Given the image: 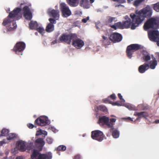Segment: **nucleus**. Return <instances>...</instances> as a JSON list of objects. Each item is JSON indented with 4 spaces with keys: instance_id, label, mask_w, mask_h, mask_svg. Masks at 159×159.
Instances as JSON below:
<instances>
[{
    "instance_id": "20e7f679",
    "label": "nucleus",
    "mask_w": 159,
    "mask_h": 159,
    "mask_svg": "<svg viewBox=\"0 0 159 159\" xmlns=\"http://www.w3.org/2000/svg\"><path fill=\"white\" fill-rule=\"evenodd\" d=\"M135 13L136 15L138 16L142 21L144 20L145 17H150L152 13V9L149 5H147L139 11H136Z\"/></svg>"
},
{
    "instance_id": "13d9d810",
    "label": "nucleus",
    "mask_w": 159,
    "mask_h": 159,
    "mask_svg": "<svg viewBox=\"0 0 159 159\" xmlns=\"http://www.w3.org/2000/svg\"><path fill=\"white\" fill-rule=\"evenodd\" d=\"M154 123H155V124H158V123H159V120H155L154 121Z\"/></svg>"
},
{
    "instance_id": "37998d69",
    "label": "nucleus",
    "mask_w": 159,
    "mask_h": 159,
    "mask_svg": "<svg viewBox=\"0 0 159 159\" xmlns=\"http://www.w3.org/2000/svg\"><path fill=\"white\" fill-rule=\"evenodd\" d=\"M7 139H4L2 141H0V145L2 146L3 145V144L6 143H7Z\"/></svg>"
},
{
    "instance_id": "b1692460",
    "label": "nucleus",
    "mask_w": 159,
    "mask_h": 159,
    "mask_svg": "<svg viewBox=\"0 0 159 159\" xmlns=\"http://www.w3.org/2000/svg\"><path fill=\"white\" fill-rule=\"evenodd\" d=\"M79 0H66L68 4L70 6L75 7L78 5V2Z\"/></svg>"
},
{
    "instance_id": "9b49d317",
    "label": "nucleus",
    "mask_w": 159,
    "mask_h": 159,
    "mask_svg": "<svg viewBox=\"0 0 159 159\" xmlns=\"http://www.w3.org/2000/svg\"><path fill=\"white\" fill-rule=\"evenodd\" d=\"M148 35L151 41L156 42L159 40V32L158 30H150L148 32Z\"/></svg>"
},
{
    "instance_id": "2eb2a0df",
    "label": "nucleus",
    "mask_w": 159,
    "mask_h": 159,
    "mask_svg": "<svg viewBox=\"0 0 159 159\" xmlns=\"http://www.w3.org/2000/svg\"><path fill=\"white\" fill-rule=\"evenodd\" d=\"M52 158V153L49 152L46 153L40 154L37 159H51Z\"/></svg>"
},
{
    "instance_id": "a878e982",
    "label": "nucleus",
    "mask_w": 159,
    "mask_h": 159,
    "mask_svg": "<svg viewBox=\"0 0 159 159\" xmlns=\"http://www.w3.org/2000/svg\"><path fill=\"white\" fill-rule=\"evenodd\" d=\"M149 68L152 69H154L157 64V61L156 59L153 61H151L149 63Z\"/></svg>"
},
{
    "instance_id": "423d86ee",
    "label": "nucleus",
    "mask_w": 159,
    "mask_h": 159,
    "mask_svg": "<svg viewBox=\"0 0 159 159\" xmlns=\"http://www.w3.org/2000/svg\"><path fill=\"white\" fill-rule=\"evenodd\" d=\"M143 48V46L141 45L137 44H131L127 47L126 51L127 56L129 58H131L134 52Z\"/></svg>"
},
{
    "instance_id": "cd10ccee",
    "label": "nucleus",
    "mask_w": 159,
    "mask_h": 159,
    "mask_svg": "<svg viewBox=\"0 0 159 159\" xmlns=\"http://www.w3.org/2000/svg\"><path fill=\"white\" fill-rule=\"evenodd\" d=\"M102 38L103 40H102V41L103 44L104 45L107 46L110 44L111 42L107 37L104 36H102Z\"/></svg>"
},
{
    "instance_id": "f8f14e48",
    "label": "nucleus",
    "mask_w": 159,
    "mask_h": 159,
    "mask_svg": "<svg viewBox=\"0 0 159 159\" xmlns=\"http://www.w3.org/2000/svg\"><path fill=\"white\" fill-rule=\"evenodd\" d=\"M24 16L27 20H30L32 17V15L29 7L25 6L22 9Z\"/></svg>"
},
{
    "instance_id": "0eeeda50",
    "label": "nucleus",
    "mask_w": 159,
    "mask_h": 159,
    "mask_svg": "<svg viewBox=\"0 0 159 159\" xmlns=\"http://www.w3.org/2000/svg\"><path fill=\"white\" fill-rule=\"evenodd\" d=\"M25 48V44L23 42H17L14 46L13 50L16 54L22 55V52Z\"/></svg>"
},
{
    "instance_id": "864d4df0",
    "label": "nucleus",
    "mask_w": 159,
    "mask_h": 159,
    "mask_svg": "<svg viewBox=\"0 0 159 159\" xmlns=\"http://www.w3.org/2000/svg\"><path fill=\"white\" fill-rule=\"evenodd\" d=\"M118 96L120 100H124L122 98V96L121 95L120 93H119L118 94Z\"/></svg>"
},
{
    "instance_id": "f704fd0d",
    "label": "nucleus",
    "mask_w": 159,
    "mask_h": 159,
    "mask_svg": "<svg viewBox=\"0 0 159 159\" xmlns=\"http://www.w3.org/2000/svg\"><path fill=\"white\" fill-rule=\"evenodd\" d=\"M16 137V135L14 133H10L8 134V137L7 138V140H10L13 139Z\"/></svg>"
},
{
    "instance_id": "3c124183",
    "label": "nucleus",
    "mask_w": 159,
    "mask_h": 159,
    "mask_svg": "<svg viewBox=\"0 0 159 159\" xmlns=\"http://www.w3.org/2000/svg\"><path fill=\"white\" fill-rule=\"evenodd\" d=\"M112 1L115 2H119L120 3H123L125 2V0H112Z\"/></svg>"
},
{
    "instance_id": "4468645a",
    "label": "nucleus",
    "mask_w": 159,
    "mask_h": 159,
    "mask_svg": "<svg viewBox=\"0 0 159 159\" xmlns=\"http://www.w3.org/2000/svg\"><path fill=\"white\" fill-rule=\"evenodd\" d=\"M109 38L113 42L116 43L120 41L122 39V37L121 34L115 33L111 34Z\"/></svg>"
},
{
    "instance_id": "ddd939ff",
    "label": "nucleus",
    "mask_w": 159,
    "mask_h": 159,
    "mask_svg": "<svg viewBox=\"0 0 159 159\" xmlns=\"http://www.w3.org/2000/svg\"><path fill=\"white\" fill-rule=\"evenodd\" d=\"M60 8L64 16L67 17L71 14V12L69 7L64 3H62L60 4Z\"/></svg>"
},
{
    "instance_id": "7c9ffc66",
    "label": "nucleus",
    "mask_w": 159,
    "mask_h": 159,
    "mask_svg": "<svg viewBox=\"0 0 159 159\" xmlns=\"http://www.w3.org/2000/svg\"><path fill=\"white\" fill-rule=\"evenodd\" d=\"M112 131V135L113 137L115 138H118L119 136V132L116 129H112L111 132Z\"/></svg>"
},
{
    "instance_id": "e433bc0d",
    "label": "nucleus",
    "mask_w": 159,
    "mask_h": 159,
    "mask_svg": "<svg viewBox=\"0 0 159 159\" xmlns=\"http://www.w3.org/2000/svg\"><path fill=\"white\" fill-rule=\"evenodd\" d=\"M66 147L63 145H60L57 148V150L58 151H63L66 150Z\"/></svg>"
},
{
    "instance_id": "e2e57ef3",
    "label": "nucleus",
    "mask_w": 159,
    "mask_h": 159,
    "mask_svg": "<svg viewBox=\"0 0 159 159\" xmlns=\"http://www.w3.org/2000/svg\"><path fill=\"white\" fill-rule=\"evenodd\" d=\"M152 61H153L154 59H156V58L153 56L152 57Z\"/></svg>"
},
{
    "instance_id": "bf43d9fd",
    "label": "nucleus",
    "mask_w": 159,
    "mask_h": 159,
    "mask_svg": "<svg viewBox=\"0 0 159 159\" xmlns=\"http://www.w3.org/2000/svg\"><path fill=\"white\" fill-rule=\"evenodd\" d=\"M122 6V5H121V4H119V5H117V4H116L115 5V7H119L120 6Z\"/></svg>"
},
{
    "instance_id": "bb28decb",
    "label": "nucleus",
    "mask_w": 159,
    "mask_h": 159,
    "mask_svg": "<svg viewBox=\"0 0 159 159\" xmlns=\"http://www.w3.org/2000/svg\"><path fill=\"white\" fill-rule=\"evenodd\" d=\"M46 31L48 33L51 32L54 30V25L52 24H48L46 28Z\"/></svg>"
},
{
    "instance_id": "49530a36",
    "label": "nucleus",
    "mask_w": 159,
    "mask_h": 159,
    "mask_svg": "<svg viewBox=\"0 0 159 159\" xmlns=\"http://www.w3.org/2000/svg\"><path fill=\"white\" fill-rule=\"evenodd\" d=\"M73 159H81V157L79 155H76L74 156Z\"/></svg>"
},
{
    "instance_id": "393cba45",
    "label": "nucleus",
    "mask_w": 159,
    "mask_h": 159,
    "mask_svg": "<svg viewBox=\"0 0 159 159\" xmlns=\"http://www.w3.org/2000/svg\"><path fill=\"white\" fill-rule=\"evenodd\" d=\"M29 27L30 29H36L38 27V24L37 22L31 20L29 24Z\"/></svg>"
},
{
    "instance_id": "de8ad7c7",
    "label": "nucleus",
    "mask_w": 159,
    "mask_h": 159,
    "mask_svg": "<svg viewBox=\"0 0 159 159\" xmlns=\"http://www.w3.org/2000/svg\"><path fill=\"white\" fill-rule=\"evenodd\" d=\"M110 98L112 99H115L116 98V97L115 94H112L110 96Z\"/></svg>"
},
{
    "instance_id": "aec40b11",
    "label": "nucleus",
    "mask_w": 159,
    "mask_h": 159,
    "mask_svg": "<svg viewBox=\"0 0 159 159\" xmlns=\"http://www.w3.org/2000/svg\"><path fill=\"white\" fill-rule=\"evenodd\" d=\"M134 115L139 117L141 118L143 117L146 119H147V117L149 116L148 114L146 111H142L139 112H134Z\"/></svg>"
},
{
    "instance_id": "6e6d98bb",
    "label": "nucleus",
    "mask_w": 159,
    "mask_h": 159,
    "mask_svg": "<svg viewBox=\"0 0 159 159\" xmlns=\"http://www.w3.org/2000/svg\"><path fill=\"white\" fill-rule=\"evenodd\" d=\"M126 120L128 121H133V119L130 117H128L126 118Z\"/></svg>"
},
{
    "instance_id": "338daca9",
    "label": "nucleus",
    "mask_w": 159,
    "mask_h": 159,
    "mask_svg": "<svg viewBox=\"0 0 159 159\" xmlns=\"http://www.w3.org/2000/svg\"><path fill=\"white\" fill-rule=\"evenodd\" d=\"M133 1V0H127V2H130Z\"/></svg>"
},
{
    "instance_id": "680f3d73",
    "label": "nucleus",
    "mask_w": 159,
    "mask_h": 159,
    "mask_svg": "<svg viewBox=\"0 0 159 159\" xmlns=\"http://www.w3.org/2000/svg\"><path fill=\"white\" fill-rule=\"evenodd\" d=\"M152 61H153L154 59H156V58L153 56L152 57Z\"/></svg>"
},
{
    "instance_id": "8fccbe9b",
    "label": "nucleus",
    "mask_w": 159,
    "mask_h": 159,
    "mask_svg": "<svg viewBox=\"0 0 159 159\" xmlns=\"http://www.w3.org/2000/svg\"><path fill=\"white\" fill-rule=\"evenodd\" d=\"M27 126L30 129H32L34 127L33 125L30 123L28 124Z\"/></svg>"
},
{
    "instance_id": "f257e3e1",
    "label": "nucleus",
    "mask_w": 159,
    "mask_h": 159,
    "mask_svg": "<svg viewBox=\"0 0 159 159\" xmlns=\"http://www.w3.org/2000/svg\"><path fill=\"white\" fill-rule=\"evenodd\" d=\"M61 42H65L70 44L71 42L72 45L77 49H80L84 45V41L78 38V35L75 33H70L68 34H62L59 38Z\"/></svg>"
},
{
    "instance_id": "c756f323",
    "label": "nucleus",
    "mask_w": 159,
    "mask_h": 159,
    "mask_svg": "<svg viewBox=\"0 0 159 159\" xmlns=\"http://www.w3.org/2000/svg\"><path fill=\"white\" fill-rule=\"evenodd\" d=\"M35 143L36 144L38 143L40 144L42 148L45 144L43 139L42 138H39L36 139L35 141Z\"/></svg>"
},
{
    "instance_id": "09e8293b",
    "label": "nucleus",
    "mask_w": 159,
    "mask_h": 159,
    "mask_svg": "<svg viewBox=\"0 0 159 159\" xmlns=\"http://www.w3.org/2000/svg\"><path fill=\"white\" fill-rule=\"evenodd\" d=\"M112 105H116L118 106H120L121 105L118 102H116L112 103Z\"/></svg>"
},
{
    "instance_id": "5701e85b",
    "label": "nucleus",
    "mask_w": 159,
    "mask_h": 159,
    "mask_svg": "<svg viewBox=\"0 0 159 159\" xmlns=\"http://www.w3.org/2000/svg\"><path fill=\"white\" fill-rule=\"evenodd\" d=\"M80 4L81 6H83L86 8H89L90 7V5L88 0H81Z\"/></svg>"
},
{
    "instance_id": "69168bd1",
    "label": "nucleus",
    "mask_w": 159,
    "mask_h": 159,
    "mask_svg": "<svg viewBox=\"0 0 159 159\" xmlns=\"http://www.w3.org/2000/svg\"><path fill=\"white\" fill-rule=\"evenodd\" d=\"M140 118H141L140 117H138V118H136V120H138L140 119Z\"/></svg>"
},
{
    "instance_id": "39448f33",
    "label": "nucleus",
    "mask_w": 159,
    "mask_h": 159,
    "mask_svg": "<svg viewBox=\"0 0 159 159\" xmlns=\"http://www.w3.org/2000/svg\"><path fill=\"white\" fill-rule=\"evenodd\" d=\"M116 120V119L112 118L109 119L108 117L103 116L99 117L98 122L100 125H106L108 128H110L111 131L112 129H114L113 126Z\"/></svg>"
},
{
    "instance_id": "6ab92c4d",
    "label": "nucleus",
    "mask_w": 159,
    "mask_h": 159,
    "mask_svg": "<svg viewBox=\"0 0 159 159\" xmlns=\"http://www.w3.org/2000/svg\"><path fill=\"white\" fill-rule=\"evenodd\" d=\"M125 19L126 20L123 22L124 28H129L132 23L131 19L127 15L125 16Z\"/></svg>"
},
{
    "instance_id": "4d7b16f0",
    "label": "nucleus",
    "mask_w": 159,
    "mask_h": 159,
    "mask_svg": "<svg viewBox=\"0 0 159 159\" xmlns=\"http://www.w3.org/2000/svg\"><path fill=\"white\" fill-rule=\"evenodd\" d=\"M16 159H23V157L22 156H18L16 157Z\"/></svg>"
},
{
    "instance_id": "72a5a7b5",
    "label": "nucleus",
    "mask_w": 159,
    "mask_h": 159,
    "mask_svg": "<svg viewBox=\"0 0 159 159\" xmlns=\"http://www.w3.org/2000/svg\"><path fill=\"white\" fill-rule=\"evenodd\" d=\"M98 109L99 110V111H102L104 112H106L107 111V110L106 107L103 105H101L98 106Z\"/></svg>"
},
{
    "instance_id": "1a4fd4ad",
    "label": "nucleus",
    "mask_w": 159,
    "mask_h": 159,
    "mask_svg": "<svg viewBox=\"0 0 159 159\" xmlns=\"http://www.w3.org/2000/svg\"><path fill=\"white\" fill-rule=\"evenodd\" d=\"M130 16L133 21L131 23V28L132 30H134L138 26L139 24L142 22V21L134 13H131Z\"/></svg>"
},
{
    "instance_id": "c9c22d12",
    "label": "nucleus",
    "mask_w": 159,
    "mask_h": 159,
    "mask_svg": "<svg viewBox=\"0 0 159 159\" xmlns=\"http://www.w3.org/2000/svg\"><path fill=\"white\" fill-rule=\"evenodd\" d=\"M34 147L33 145V143H30L28 144L27 146H26V149L28 150H31L34 149Z\"/></svg>"
},
{
    "instance_id": "9d476101",
    "label": "nucleus",
    "mask_w": 159,
    "mask_h": 159,
    "mask_svg": "<svg viewBox=\"0 0 159 159\" xmlns=\"http://www.w3.org/2000/svg\"><path fill=\"white\" fill-rule=\"evenodd\" d=\"M34 123L39 126H44L50 123L48 118L45 116H40L35 121Z\"/></svg>"
},
{
    "instance_id": "6e6552de",
    "label": "nucleus",
    "mask_w": 159,
    "mask_h": 159,
    "mask_svg": "<svg viewBox=\"0 0 159 159\" xmlns=\"http://www.w3.org/2000/svg\"><path fill=\"white\" fill-rule=\"evenodd\" d=\"M91 134L92 139L99 142H101L105 138L102 132L98 130L92 131Z\"/></svg>"
},
{
    "instance_id": "0e129e2a",
    "label": "nucleus",
    "mask_w": 159,
    "mask_h": 159,
    "mask_svg": "<svg viewBox=\"0 0 159 159\" xmlns=\"http://www.w3.org/2000/svg\"><path fill=\"white\" fill-rule=\"evenodd\" d=\"M156 42H157V45L158 46H159V41H157Z\"/></svg>"
},
{
    "instance_id": "2f4dec72",
    "label": "nucleus",
    "mask_w": 159,
    "mask_h": 159,
    "mask_svg": "<svg viewBox=\"0 0 159 159\" xmlns=\"http://www.w3.org/2000/svg\"><path fill=\"white\" fill-rule=\"evenodd\" d=\"M152 7L157 12H159V2L152 5Z\"/></svg>"
},
{
    "instance_id": "052dcab7",
    "label": "nucleus",
    "mask_w": 159,
    "mask_h": 159,
    "mask_svg": "<svg viewBox=\"0 0 159 159\" xmlns=\"http://www.w3.org/2000/svg\"><path fill=\"white\" fill-rule=\"evenodd\" d=\"M90 3H92L94 2V0H90Z\"/></svg>"
},
{
    "instance_id": "c85d7f7f",
    "label": "nucleus",
    "mask_w": 159,
    "mask_h": 159,
    "mask_svg": "<svg viewBox=\"0 0 159 159\" xmlns=\"http://www.w3.org/2000/svg\"><path fill=\"white\" fill-rule=\"evenodd\" d=\"M40 154L41 153H40L38 150L34 149L33 152L31 155V158L32 159L35 158H36L37 156L38 157Z\"/></svg>"
},
{
    "instance_id": "a19ab883",
    "label": "nucleus",
    "mask_w": 159,
    "mask_h": 159,
    "mask_svg": "<svg viewBox=\"0 0 159 159\" xmlns=\"http://www.w3.org/2000/svg\"><path fill=\"white\" fill-rule=\"evenodd\" d=\"M115 19L114 17H109L108 19L107 22L108 23H111Z\"/></svg>"
},
{
    "instance_id": "603ef678",
    "label": "nucleus",
    "mask_w": 159,
    "mask_h": 159,
    "mask_svg": "<svg viewBox=\"0 0 159 159\" xmlns=\"http://www.w3.org/2000/svg\"><path fill=\"white\" fill-rule=\"evenodd\" d=\"M103 100L104 102L105 103H107L109 102V100L108 98L106 99H103Z\"/></svg>"
},
{
    "instance_id": "58836bf2",
    "label": "nucleus",
    "mask_w": 159,
    "mask_h": 159,
    "mask_svg": "<svg viewBox=\"0 0 159 159\" xmlns=\"http://www.w3.org/2000/svg\"><path fill=\"white\" fill-rule=\"evenodd\" d=\"M36 30L41 34L44 33V30L43 28L42 27H39V28H38L37 27Z\"/></svg>"
},
{
    "instance_id": "774afa93",
    "label": "nucleus",
    "mask_w": 159,
    "mask_h": 159,
    "mask_svg": "<svg viewBox=\"0 0 159 159\" xmlns=\"http://www.w3.org/2000/svg\"><path fill=\"white\" fill-rule=\"evenodd\" d=\"M35 34H37V33L36 32H35Z\"/></svg>"
},
{
    "instance_id": "412c9836",
    "label": "nucleus",
    "mask_w": 159,
    "mask_h": 159,
    "mask_svg": "<svg viewBox=\"0 0 159 159\" xmlns=\"http://www.w3.org/2000/svg\"><path fill=\"white\" fill-rule=\"evenodd\" d=\"M110 27L115 30H116L117 28L122 29H124L123 22H120L115 23L114 25H110Z\"/></svg>"
},
{
    "instance_id": "f3484780",
    "label": "nucleus",
    "mask_w": 159,
    "mask_h": 159,
    "mask_svg": "<svg viewBox=\"0 0 159 159\" xmlns=\"http://www.w3.org/2000/svg\"><path fill=\"white\" fill-rule=\"evenodd\" d=\"M48 14L53 17L56 20H57L59 17V11L58 10H52L48 11Z\"/></svg>"
},
{
    "instance_id": "4c0bfd02",
    "label": "nucleus",
    "mask_w": 159,
    "mask_h": 159,
    "mask_svg": "<svg viewBox=\"0 0 159 159\" xmlns=\"http://www.w3.org/2000/svg\"><path fill=\"white\" fill-rule=\"evenodd\" d=\"M47 132L45 131H42L41 130H40L37 131L36 133V136H38L42 134H43L45 135H47Z\"/></svg>"
},
{
    "instance_id": "473e14b6",
    "label": "nucleus",
    "mask_w": 159,
    "mask_h": 159,
    "mask_svg": "<svg viewBox=\"0 0 159 159\" xmlns=\"http://www.w3.org/2000/svg\"><path fill=\"white\" fill-rule=\"evenodd\" d=\"M9 130L6 129H3L1 131V134H0V137L1 136H7L9 133Z\"/></svg>"
},
{
    "instance_id": "a211bd4d",
    "label": "nucleus",
    "mask_w": 159,
    "mask_h": 159,
    "mask_svg": "<svg viewBox=\"0 0 159 159\" xmlns=\"http://www.w3.org/2000/svg\"><path fill=\"white\" fill-rule=\"evenodd\" d=\"M149 69V65L146 63L140 66L138 68V71L141 73H144Z\"/></svg>"
},
{
    "instance_id": "a18cd8bd",
    "label": "nucleus",
    "mask_w": 159,
    "mask_h": 159,
    "mask_svg": "<svg viewBox=\"0 0 159 159\" xmlns=\"http://www.w3.org/2000/svg\"><path fill=\"white\" fill-rule=\"evenodd\" d=\"M89 19V16L87 17L86 18H84L82 19V21L84 23H86L87 21Z\"/></svg>"
},
{
    "instance_id": "79ce46f5",
    "label": "nucleus",
    "mask_w": 159,
    "mask_h": 159,
    "mask_svg": "<svg viewBox=\"0 0 159 159\" xmlns=\"http://www.w3.org/2000/svg\"><path fill=\"white\" fill-rule=\"evenodd\" d=\"M49 21H50V23L49 24H55L56 23V20H55L52 18H49L48 20Z\"/></svg>"
},
{
    "instance_id": "dca6fc26",
    "label": "nucleus",
    "mask_w": 159,
    "mask_h": 159,
    "mask_svg": "<svg viewBox=\"0 0 159 159\" xmlns=\"http://www.w3.org/2000/svg\"><path fill=\"white\" fill-rule=\"evenodd\" d=\"M25 142L23 141H19L17 143V147L20 151L24 152L26 149Z\"/></svg>"
},
{
    "instance_id": "f03ea898",
    "label": "nucleus",
    "mask_w": 159,
    "mask_h": 159,
    "mask_svg": "<svg viewBox=\"0 0 159 159\" xmlns=\"http://www.w3.org/2000/svg\"><path fill=\"white\" fill-rule=\"evenodd\" d=\"M21 11V9L19 7L16 8L14 10L9 13L8 16L7 17L4 19L2 24L4 26L12 22L13 27L8 26L7 28V31H11L14 30L17 28V25L16 22L14 21L15 18L16 17V20H18L22 17L21 14H19V13Z\"/></svg>"
},
{
    "instance_id": "4be33fe9",
    "label": "nucleus",
    "mask_w": 159,
    "mask_h": 159,
    "mask_svg": "<svg viewBox=\"0 0 159 159\" xmlns=\"http://www.w3.org/2000/svg\"><path fill=\"white\" fill-rule=\"evenodd\" d=\"M143 59L145 62H148L151 59L150 54L148 52L144 51L143 52Z\"/></svg>"
},
{
    "instance_id": "ea45409f",
    "label": "nucleus",
    "mask_w": 159,
    "mask_h": 159,
    "mask_svg": "<svg viewBox=\"0 0 159 159\" xmlns=\"http://www.w3.org/2000/svg\"><path fill=\"white\" fill-rule=\"evenodd\" d=\"M127 107L129 110H136V108L134 107L131 106L130 105H127L126 106Z\"/></svg>"
},
{
    "instance_id": "c03bdc74",
    "label": "nucleus",
    "mask_w": 159,
    "mask_h": 159,
    "mask_svg": "<svg viewBox=\"0 0 159 159\" xmlns=\"http://www.w3.org/2000/svg\"><path fill=\"white\" fill-rule=\"evenodd\" d=\"M47 142L49 144H51L52 142V139L49 138H48L47 139H46Z\"/></svg>"
},
{
    "instance_id": "7ed1b4c3",
    "label": "nucleus",
    "mask_w": 159,
    "mask_h": 159,
    "mask_svg": "<svg viewBox=\"0 0 159 159\" xmlns=\"http://www.w3.org/2000/svg\"><path fill=\"white\" fill-rule=\"evenodd\" d=\"M144 29L147 30L150 29L157 30L159 28V18L152 17L148 19L144 23Z\"/></svg>"
},
{
    "instance_id": "5fc2aeb1",
    "label": "nucleus",
    "mask_w": 159,
    "mask_h": 159,
    "mask_svg": "<svg viewBox=\"0 0 159 159\" xmlns=\"http://www.w3.org/2000/svg\"><path fill=\"white\" fill-rule=\"evenodd\" d=\"M94 111L97 112L98 111H99V110L98 109V106H96L94 108Z\"/></svg>"
}]
</instances>
